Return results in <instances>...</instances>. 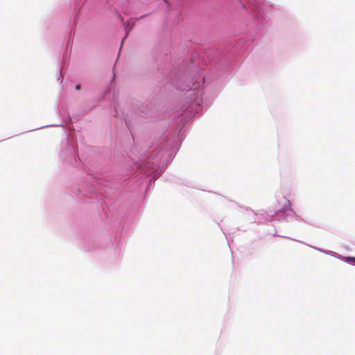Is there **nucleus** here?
<instances>
[{
  "label": "nucleus",
  "instance_id": "1",
  "mask_svg": "<svg viewBox=\"0 0 355 355\" xmlns=\"http://www.w3.org/2000/svg\"><path fill=\"white\" fill-rule=\"evenodd\" d=\"M80 85H77V86L76 87V89H80Z\"/></svg>",
  "mask_w": 355,
  "mask_h": 355
},
{
  "label": "nucleus",
  "instance_id": "2",
  "mask_svg": "<svg viewBox=\"0 0 355 355\" xmlns=\"http://www.w3.org/2000/svg\"><path fill=\"white\" fill-rule=\"evenodd\" d=\"M355 263V257L350 258Z\"/></svg>",
  "mask_w": 355,
  "mask_h": 355
}]
</instances>
